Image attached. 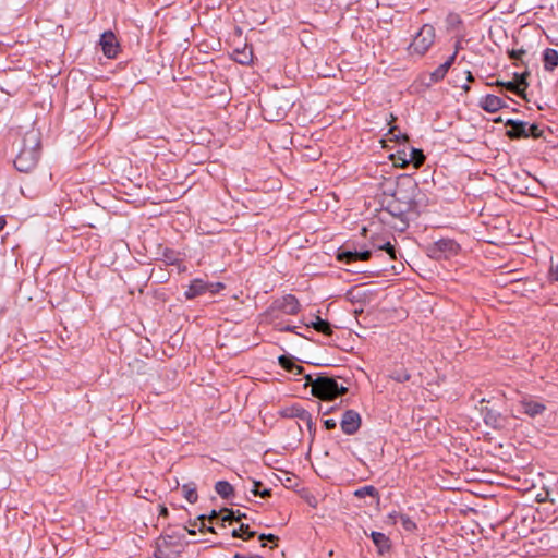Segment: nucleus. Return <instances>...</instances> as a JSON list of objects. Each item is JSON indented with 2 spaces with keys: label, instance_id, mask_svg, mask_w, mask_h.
Listing matches in <instances>:
<instances>
[{
  "label": "nucleus",
  "instance_id": "f257e3e1",
  "mask_svg": "<svg viewBox=\"0 0 558 558\" xmlns=\"http://www.w3.org/2000/svg\"><path fill=\"white\" fill-rule=\"evenodd\" d=\"M428 205V198L410 175H401L395 183V189L386 192L381 201L383 209L402 222L400 230L408 228V214L418 215Z\"/></svg>",
  "mask_w": 558,
  "mask_h": 558
},
{
  "label": "nucleus",
  "instance_id": "f03ea898",
  "mask_svg": "<svg viewBox=\"0 0 558 558\" xmlns=\"http://www.w3.org/2000/svg\"><path fill=\"white\" fill-rule=\"evenodd\" d=\"M41 151V135L38 130L27 131L23 138L19 153L14 159V167L20 172H31L36 168Z\"/></svg>",
  "mask_w": 558,
  "mask_h": 558
},
{
  "label": "nucleus",
  "instance_id": "7ed1b4c3",
  "mask_svg": "<svg viewBox=\"0 0 558 558\" xmlns=\"http://www.w3.org/2000/svg\"><path fill=\"white\" fill-rule=\"evenodd\" d=\"M304 379L305 386L311 387L312 395L324 401H331L348 392V388L343 384L326 373H320L315 378L310 374H305Z\"/></svg>",
  "mask_w": 558,
  "mask_h": 558
},
{
  "label": "nucleus",
  "instance_id": "20e7f679",
  "mask_svg": "<svg viewBox=\"0 0 558 558\" xmlns=\"http://www.w3.org/2000/svg\"><path fill=\"white\" fill-rule=\"evenodd\" d=\"M436 32L432 24H424L408 47L410 54L424 56L434 45Z\"/></svg>",
  "mask_w": 558,
  "mask_h": 558
},
{
  "label": "nucleus",
  "instance_id": "39448f33",
  "mask_svg": "<svg viewBox=\"0 0 558 558\" xmlns=\"http://www.w3.org/2000/svg\"><path fill=\"white\" fill-rule=\"evenodd\" d=\"M460 245L451 239H440L429 246V256L435 259H447L458 254Z\"/></svg>",
  "mask_w": 558,
  "mask_h": 558
},
{
  "label": "nucleus",
  "instance_id": "423d86ee",
  "mask_svg": "<svg viewBox=\"0 0 558 558\" xmlns=\"http://www.w3.org/2000/svg\"><path fill=\"white\" fill-rule=\"evenodd\" d=\"M372 257L371 250L356 251L347 246H340L336 252V259L342 264H351L354 262H366Z\"/></svg>",
  "mask_w": 558,
  "mask_h": 558
},
{
  "label": "nucleus",
  "instance_id": "0eeeda50",
  "mask_svg": "<svg viewBox=\"0 0 558 558\" xmlns=\"http://www.w3.org/2000/svg\"><path fill=\"white\" fill-rule=\"evenodd\" d=\"M361 415L355 410H347L340 420V427L345 435L352 436L360 429Z\"/></svg>",
  "mask_w": 558,
  "mask_h": 558
},
{
  "label": "nucleus",
  "instance_id": "6e6552de",
  "mask_svg": "<svg viewBox=\"0 0 558 558\" xmlns=\"http://www.w3.org/2000/svg\"><path fill=\"white\" fill-rule=\"evenodd\" d=\"M485 402H486L485 399H482L480 401V403H481L480 412L483 416L484 423L494 429L504 428L506 420L502 417L501 413L498 412L497 410H494V409L487 407V405H483V403H485Z\"/></svg>",
  "mask_w": 558,
  "mask_h": 558
},
{
  "label": "nucleus",
  "instance_id": "1a4fd4ad",
  "mask_svg": "<svg viewBox=\"0 0 558 558\" xmlns=\"http://www.w3.org/2000/svg\"><path fill=\"white\" fill-rule=\"evenodd\" d=\"M272 308L286 315H295L300 312L301 305L293 294H286L272 303Z\"/></svg>",
  "mask_w": 558,
  "mask_h": 558
},
{
  "label": "nucleus",
  "instance_id": "9d476101",
  "mask_svg": "<svg viewBox=\"0 0 558 558\" xmlns=\"http://www.w3.org/2000/svg\"><path fill=\"white\" fill-rule=\"evenodd\" d=\"M99 44L101 46L104 54L107 58L113 59L118 56V52L120 51V44L118 43L116 35L111 31L102 33Z\"/></svg>",
  "mask_w": 558,
  "mask_h": 558
},
{
  "label": "nucleus",
  "instance_id": "9b49d317",
  "mask_svg": "<svg viewBox=\"0 0 558 558\" xmlns=\"http://www.w3.org/2000/svg\"><path fill=\"white\" fill-rule=\"evenodd\" d=\"M506 126H510L506 131V136L510 140L527 138L526 122L521 120L508 119L505 121Z\"/></svg>",
  "mask_w": 558,
  "mask_h": 558
},
{
  "label": "nucleus",
  "instance_id": "f8f14e48",
  "mask_svg": "<svg viewBox=\"0 0 558 558\" xmlns=\"http://www.w3.org/2000/svg\"><path fill=\"white\" fill-rule=\"evenodd\" d=\"M478 106L486 112H497L507 107L502 98L488 94L480 99Z\"/></svg>",
  "mask_w": 558,
  "mask_h": 558
},
{
  "label": "nucleus",
  "instance_id": "ddd939ff",
  "mask_svg": "<svg viewBox=\"0 0 558 558\" xmlns=\"http://www.w3.org/2000/svg\"><path fill=\"white\" fill-rule=\"evenodd\" d=\"M184 538H185L184 533L172 532V533L161 534L157 538V541H159V544H161V546H165V547L171 549V548L182 547Z\"/></svg>",
  "mask_w": 558,
  "mask_h": 558
},
{
  "label": "nucleus",
  "instance_id": "4468645a",
  "mask_svg": "<svg viewBox=\"0 0 558 558\" xmlns=\"http://www.w3.org/2000/svg\"><path fill=\"white\" fill-rule=\"evenodd\" d=\"M208 282L203 279L196 278L191 281L190 286L184 292V295L187 300L195 299L207 292Z\"/></svg>",
  "mask_w": 558,
  "mask_h": 558
},
{
  "label": "nucleus",
  "instance_id": "2eb2a0df",
  "mask_svg": "<svg viewBox=\"0 0 558 558\" xmlns=\"http://www.w3.org/2000/svg\"><path fill=\"white\" fill-rule=\"evenodd\" d=\"M369 537L372 538L374 545L376 546L379 555H385L386 553L390 551V549H391L390 539L384 533L373 531L369 534Z\"/></svg>",
  "mask_w": 558,
  "mask_h": 558
},
{
  "label": "nucleus",
  "instance_id": "dca6fc26",
  "mask_svg": "<svg viewBox=\"0 0 558 558\" xmlns=\"http://www.w3.org/2000/svg\"><path fill=\"white\" fill-rule=\"evenodd\" d=\"M520 407L522 409V412L524 414L529 415L530 417H535V416L542 414L546 410L545 404L537 402V401H533V400H526V399H524L520 402Z\"/></svg>",
  "mask_w": 558,
  "mask_h": 558
},
{
  "label": "nucleus",
  "instance_id": "f3484780",
  "mask_svg": "<svg viewBox=\"0 0 558 558\" xmlns=\"http://www.w3.org/2000/svg\"><path fill=\"white\" fill-rule=\"evenodd\" d=\"M404 159H402V163L400 167H404L408 163H413L414 168H420L425 161V155L422 149L411 148L410 153H403Z\"/></svg>",
  "mask_w": 558,
  "mask_h": 558
},
{
  "label": "nucleus",
  "instance_id": "a211bd4d",
  "mask_svg": "<svg viewBox=\"0 0 558 558\" xmlns=\"http://www.w3.org/2000/svg\"><path fill=\"white\" fill-rule=\"evenodd\" d=\"M233 60L242 65H248L253 61V48L245 45L243 48H236L232 52Z\"/></svg>",
  "mask_w": 558,
  "mask_h": 558
},
{
  "label": "nucleus",
  "instance_id": "6ab92c4d",
  "mask_svg": "<svg viewBox=\"0 0 558 558\" xmlns=\"http://www.w3.org/2000/svg\"><path fill=\"white\" fill-rule=\"evenodd\" d=\"M454 60H456V53H452L447 59V61H445L442 64H440L437 69H435L430 73V81L433 83H437V82L444 80V77L446 76L447 72L449 71V69L453 64Z\"/></svg>",
  "mask_w": 558,
  "mask_h": 558
},
{
  "label": "nucleus",
  "instance_id": "aec40b11",
  "mask_svg": "<svg viewBox=\"0 0 558 558\" xmlns=\"http://www.w3.org/2000/svg\"><path fill=\"white\" fill-rule=\"evenodd\" d=\"M544 70L553 72L558 66V51L553 48H546L543 51Z\"/></svg>",
  "mask_w": 558,
  "mask_h": 558
},
{
  "label": "nucleus",
  "instance_id": "412c9836",
  "mask_svg": "<svg viewBox=\"0 0 558 558\" xmlns=\"http://www.w3.org/2000/svg\"><path fill=\"white\" fill-rule=\"evenodd\" d=\"M311 413L305 410L304 408H302L301 405L299 404H292L290 407H287L284 408L282 411H281V415L284 416V417H295V418H299L301 420L302 422L310 415Z\"/></svg>",
  "mask_w": 558,
  "mask_h": 558
},
{
  "label": "nucleus",
  "instance_id": "4be33fe9",
  "mask_svg": "<svg viewBox=\"0 0 558 558\" xmlns=\"http://www.w3.org/2000/svg\"><path fill=\"white\" fill-rule=\"evenodd\" d=\"M306 326L312 327L317 332H320L325 336H330L332 333L331 324L328 320L320 318L319 316H316V319L310 324H306Z\"/></svg>",
  "mask_w": 558,
  "mask_h": 558
},
{
  "label": "nucleus",
  "instance_id": "5701e85b",
  "mask_svg": "<svg viewBox=\"0 0 558 558\" xmlns=\"http://www.w3.org/2000/svg\"><path fill=\"white\" fill-rule=\"evenodd\" d=\"M215 490L223 499H228L234 495L233 486L227 481H218L215 484Z\"/></svg>",
  "mask_w": 558,
  "mask_h": 558
},
{
  "label": "nucleus",
  "instance_id": "b1692460",
  "mask_svg": "<svg viewBox=\"0 0 558 558\" xmlns=\"http://www.w3.org/2000/svg\"><path fill=\"white\" fill-rule=\"evenodd\" d=\"M234 538H242L243 541H250L256 535L255 531L250 530V525L241 523L239 529H234L231 533Z\"/></svg>",
  "mask_w": 558,
  "mask_h": 558
},
{
  "label": "nucleus",
  "instance_id": "393cba45",
  "mask_svg": "<svg viewBox=\"0 0 558 558\" xmlns=\"http://www.w3.org/2000/svg\"><path fill=\"white\" fill-rule=\"evenodd\" d=\"M389 378L397 383H405L411 379V374L404 367H397L390 372Z\"/></svg>",
  "mask_w": 558,
  "mask_h": 558
},
{
  "label": "nucleus",
  "instance_id": "a878e982",
  "mask_svg": "<svg viewBox=\"0 0 558 558\" xmlns=\"http://www.w3.org/2000/svg\"><path fill=\"white\" fill-rule=\"evenodd\" d=\"M163 262L168 265H179L181 263L180 253L165 248L162 252Z\"/></svg>",
  "mask_w": 558,
  "mask_h": 558
},
{
  "label": "nucleus",
  "instance_id": "bb28decb",
  "mask_svg": "<svg viewBox=\"0 0 558 558\" xmlns=\"http://www.w3.org/2000/svg\"><path fill=\"white\" fill-rule=\"evenodd\" d=\"M182 490H183V495H184L185 499L189 502L194 504L197 501L198 495H197L196 486L194 483L184 484L182 486Z\"/></svg>",
  "mask_w": 558,
  "mask_h": 558
},
{
  "label": "nucleus",
  "instance_id": "cd10ccee",
  "mask_svg": "<svg viewBox=\"0 0 558 558\" xmlns=\"http://www.w3.org/2000/svg\"><path fill=\"white\" fill-rule=\"evenodd\" d=\"M462 25V19L458 13L450 12L446 17V26L448 31L457 29Z\"/></svg>",
  "mask_w": 558,
  "mask_h": 558
},
{
  "label": "nucleus",
  "instance_id": "c85d7f7f",
  "mask_svg": "<svg viewBox=\"0 0 558 558\" xmlns=\"http://www.w3.org/2000/svg\"><path fill=\"white\" fill-rule=\"evenodd\" d=\"M508 57L509 59L513 60V64L515 66H519L520 64L524 65V61H523V56L526 54V50L524 49H512V50H508Z\"/></svg>",
  "mask_w": 558,
  "mask_h": 558
},
{
  "label": "nucleus",
  "instance_id": "c756f323",
  "mask_svg": "<svg viewBox=\"0 0 558 558\" xmlns=\"http://www.w3.org/2000/svg\"><path fill=\"white\" fill-rule=\"evenodd\" d=\"M278 362L279 365L287 372H294V368H296V363L290 355H280Z\"/></svg>",
  "mask_w": 558,
  "mask_h": 558
},
{
  "label": "nucleus",
  "instance_id": "7c9ffc66",
  "mask_svg": "<svg viewBox=\"0 0 558 558\" xmlns=\"http://www.w3.org/2000/svg\"><path fill=\"white\" fill-rule=\"evenodd\" d=\"M263 483L260 481H253V488L252 493L255 496H260L262 498H268L271 496V489L270 488H263Z\"/></svg>",
  "mask_w": 558,
  "mask_h": 558
},
{
  "label": "nucleus",
  "instance_id": "2f4dec72",
  "mask_svg": "<svg viewBox=\"0 0 558 558\" xmlns=\"http://www.w3.org/2000/svg\"><path fill=\"white\" fill-rule=\"evenodd\" d=\"M354 495L360 498L365 496L378 497V490L374 486L367 485L356 489Z\"/></svg>",
  "mask_w": 558,
  "mask_h": 558
},
{
  "label": "nucleus",
  "instance_id": "473e14b6",
  "mask_svg": "<svg viewBox=\"0 0 558 558\" xmlns=\"http://www.w3.org/2000/svg\"><path fill=\"white\" fill-rule=\"evenodd\" d=\"M530 76V72L525 70L522 73H514V82L519 85V88L523 89V92L527 88V77Z\"/></svg>",
  "mask_w": 558,
  "mask_h": 558
},
{
  "label": "nucleus",
  "instance_id": "72a5a7b5",
  "mask_svg": "<svg viewBox=\"0 0 558 558\" xmlns=\"http://www.w3.org/2000/svg\"><path fill=\"white\" fill-rule=\"evenodd\" d=\"M399 520L405 531L413 532L417 529L416 523L407 514L399 515Z\"/></svg>",
  "mask_w": 558,
  "mask_h": 558
},
{
  "label": "nucleus",
  "instance_id": "f704fd0d",
  "mask_svg": "<svg viewBox=\"0 0 558 558\" xmlns=\"http://www.w3.org/2000/svg\"><path fill=\"white\" fill-rule=\"evenodd\" d=\"M526 133H527V137H533V138H539L543 135V131L539 129L538 124H536V123L529 124L526 122Z\"/></svg>",
  "mask_w": 558,
  "mask_h": 558
},
{
  "label": "nucleus",
  "instance_id": "c9c22d12",
  "mask_svg": "<svg viewBox=\"0 0 558 558\" xmlns=\"http://www.w3.org/2000/svg\"><path fill=\"white\" fill-rule=\"evenodd\" d=\"M168 549L169 548L161 546V544H159V541H156L155 551H154L155 558H170L171 553H169Z\"/></svg>",
  "mask_w": 558,
  "mask_h": 558
},
{
  "label": "nucleus",
  "instance_id": "e433bc0d",
  "mask_svg": "<svg viewBox=\"0 0 558 558\" xmlns=\"http://www.w3.org/2000/svg\"><path fill=\"white\" fill-rule=\"evenodd\" d=\"M506 90L513 93L518 96H524L523 89L519 88V85L514 81H508L504 83L502 86Z\"/></svg>",
  "mask_w": 558,
  "mask_h": 558
},
{
  "label": "nucleus",
  "instance_id": "4c0bfd02",
  "mask_svg": "<svg viewBox=\"0 0 558 558\" xmlns=\"http://www.w3.org/2000/svg\"><path fill=\"white\" fill-rule=\"evenodd\" d=\"M380 251L387 252L391 259H397V250L389 241L383 243V245L380 246Z\"/></svg>",
  "mask_w": 558,
  "mask_h": 558
},
{
  "label": "nucleus",
  "instance_id": "58836bf2",
  "mask_svg": "<svg viewBox=\"0 0 558 558\" xmlns=\"http://www.w3.org/2000/svg\"><path fill=\"white\" fill-rule=\"evenodd\" d=\"M221 512V521H234V510L230 508H222Z\"/></svg>",
  "mask_w": 558,
  "mask_h": 558
},
{
  "label": "nucleus",
  "instance_id": "ea45409f",
  "mask_svg": "<svg viewBox=\"0 0 558 558\" xmlns=\"http://www.w3.org/2000/svg\"><path fill=\"white\" fill-rule=\"evenodd\" d=\"M222 289H225V284L222 282H208L207 291L211 294L219 293Z\"/></svg>",
  "mask_w": 558,
  "mask_h": 558
},
{
  "label": "nucleus",
  "instance_id": "a19ab883",
  "mask_svg": "<svg viewBox=\"0 0 558 558\" xmlns=\"http://www.w3.org/2000/svg\"><path fill=\"white\" fill-rule=\"evenodd\" d=\"M206 519H207V515H206V514H201V515H198V517L196 518V522H197V521H201V524H199V525L197 524L198 530H199L201 532H203L204 530H207L208 532L214 533V532H215L214 527H211V526L206 527V525H205V520H206Z\"/></svg>",
  "mask_w": 558,
  "mask_h": 558
},
{
  "label": "nucleus",
  "instance_id": "79ce46f5",
  "mask_svg": "<svg viewBox=\"0 0 558 558\" xmlns=\"http://www.w3.org/2000/svg\"><path fill=\"white\" fill-rule=\"evenodd\" d=\"M303 422L306 424L310 434L314 435L316 430V423L314 422L312 415L310 414Z\"/></svg>",
  "mask_w": 558,
  "mask_h": 558
},
{
  "label": "nucleus",
  "instance_id": "37998d69",
  "mask_svg": "<svg viewBox=\"0 0 558 558\" xmlns=\"http://www.w3.org/2000/svg\"><path fill=\"white\" fill-rule=\"evenodd\" d=\"M197 526V522H196V519L195 520H189V526H184V530L190 534V535H195L196 534V531H195V527Z\"/></svg>",
  "mask_w": 558,
  "mask_h": 558
},
{
  "label": "nucleus",
  "instance_id": "c03bdc74",
  "mask_svg": "<svg viewBox=\"0 0 558 558\" xmlns=\"http://www.w3.org/2000/svg\"><path fill=\"white\" fill-rule=\"evenodd\" d=\"M266 106H267L266 108H263L264 113H265V114H268L270 120H274V119H275V117H272V116H271V113L269 112V110H270V109H272V107H274L272 101H268V102L266 104ZM280 116H282V114H281V113H279V112H277V113H276V118H279Z\"/></svg>",
  "mask_w": 558,
  "mask_h": 558
},
{
  "label": "nucleus",
  "instance_id": "a18cd8bd",
  "mask_svg": "<svg viewBox=\"0 0 558 558\" xmlns=\"http://www.w3.org/2000/svg\"><path fill=\"white\" fill-rule=\"evenodd\" d=\"M259 541H269V542H277L279 538L275 534H260L258 536Z\"/></svg>",
  "mask_w": 558,
  "mask_h": 558
},
{
  "label": "nucleus",
  "instance_id": "49530a36",
  "mask_svg": "<svg viewBox=\"0 0 558 558\" xmlns=\"http://www.w3.org/2000/svg\"><path fill=\"white\" fill-rule=\"evenodd\" d=\"M396 131H397V126H391L389 129V134H391L396 138V141H400V137H402L403 140L408 138V136L405 134H401V133L395 134Z\"/></svg>",
  "mask_w": 558,
  "mask_h": 558
},
{
  "label": "nucleus",
  "instance_id": "de8ad7c7",
  "mask_svg": "<svg viewBox=\"0 0 558 558\" xmlns=\"http://www.w3.org/2000/svg\"><path fill=\"white\" fill-rule=\"evenodd\" d=\"M324 426L326 429H333L337 426V422L333 418H328L324 421Z\"/></svg>",
  "mask_w": 558,
  "mask_h": 558
},
{
  "label": "nucleus",
  "instance_id": "09e8293b",
  "mask_svg": "<svg viewBox=\"0 0 558 558\" xmlns=\"http://www.w3.org/2000/svg\"><path fill=\"white\" fill-rule=\"evenodd\" d=\"M550 277L555 280V281H558V264L555 265V266H551L550 267Z\"/></svg>",
  "mask_w": 558,
  "mask_h": 558
},
{
  "label": "nucleus",
  "instance_id": "8fccbe9b",
  "mask_svg": "<svg viewBox=\"0 0 558 558\" xmlns=\"http://www.w3.org/2000/svg\"><path fill=\"white\" fill-rule=\"evenodd\" d=\"M402 513H399L397 511H392L388 514V519L389 521H391V523L396 524L397 522V519H399V515H401Z\"/></svg>",
  "mask_w": 558,
  "mask_h": 558
},
{
  "label": "nucleus",
  "instance_id": "3c124183",
  "mask_svg": "<svg viewBox=\"0 0 558 558\" xmlns=\"http://www.w3.org/2000/svg\"><path fill=\"white\" fill-rule=\"evenodd\" d=\"M234 521H241L242 519H246L247 515L244 512H241L240 510H234Z\"/></svg>",
  "mask_w": 558,
  "mask_h": 558
},
{
  "label": "nucleus",
  "instance_id": "603ef678",
  "mask_svg": "<svg viewBox=\"0 0 558 558\" xmlns=\"http://www.w3.org/2000/svg\"><path fill=\"white\" fill-rule=\"evenodd\" d=\"M385 241H381L379 239H376V238H372V245L373 247L377 248L380 251V246L383 245Z\"/></svg>",
  "mask_w": 558,
  "mask_h": 558
},
{
  "label": "nucleus",
  "instance_id": "864d4df0",
  "mask_svg": "<svg viewBox=\"0 0 558 558\" xmlns=\"http://www.w3.org/2000/svg\"><path fill=\"white\" fill-rule=\"evenodd\" d=\"M158 507H159V517H165L166 518V517L169 515V511H168L166 506L159 505Z\"/></svg>",
  "mask_w": 558,
  "mask_h": 558
},
{
  "label": "nucleus",
  "instance_id": "5fc2aeb1",
  "mask_svg": "<svg viewBox=\"0 0 558 558\" xmlns=\"http://www.w3.org/2000/svg\"><path fill=\"white\" fill-rule=\"evenodd\" d=\"M219 517L221 518L220 511L211 510L210 514L207 518L213 521Z\"/></svg>",
  "mask_w": 558,
  "mask_h": 558
},
{
  "label": "nucleus",
  "instance_id": "6e6d98bb",
  "mask_svg": "<svg viewBox=\"0 0 558 558\" xmlns=\"http://www.w3.org/2000/svg\"><path fill=\"white\" fill-rule=\"evenodd\" d=\"M295 328H296L295 326L286 325L283 327H280L279 330L280 331L294 332Z\"/></svg>",
  "mask_w": 558,
  "mask_h": 558
},
{
  "label": "nucleus",
  "instance_id": "4d7b16f0",
  "mask_svg": "<svg viewBox=\"0 0 558 558\" xmlns=\"http://www.w3.org/2000/svg\"><path fill=\"white\" fill-rule=\"evenodd\" d=\"M233 558H264V557L260 556V555L244 556V555H241V554H235Z\"/></svg>",
  "mask_w": 558,
  "mask_h": 558
},
{
  "label": "nucleus",
  "instance_id": "13d9d810",
  "mask_svg": "<svg viewBox=\"0 0 558 558\" xmlns=\"http://www.w3.org/2000/svg\"><path fill=\"white\" fill-rule=\"evenodd\" d=\"M291 373L294 375H302V374H304V367L296 364V368H294V372H291Z\"/></svg>",
  "mask_w": 558,
  "mask_h": 558
},
{
  "label": "nucleus",
  "instance_id": "bf43d9fd",
  "mask_svg": "<svg viewBox=\"0 0 558 558\" xmlns=\"http://www.w3.org/2000/svg\"><path fill=\"white\" fill-rule=\"evenodd\" d=\"M404 151H398L397 153V162H399L398 165L400 166V163H402V159H404V155H403Z\"/></svg>",
  "mask_w": 558,
  "mask_h": 558
},
{
  "label": "nucleus",
  "instance_id": "052dcab7",
  "mask_svg": "<svg viewBox=\"0 0 558 558\" xmlns=\"http://www.w3.org/2000/svg\"><path fill=\"white\" fill-rule=\"evenodd\" d=\"M335 408L333 407H330V408H325V410L322 409V407H319V412H322L324 415H327L329 414Z\"/></svg>",
  "mask_w": 558,
  "mask_h": 558
},
{
  "label": "nucleus",
  "instance_id": "680f3d73",
  "mask_svg": "<svg viewBox=\"0 0 558 558\" xmlns=\"http://www.w3.org/2000/svg\"><path fill=\"white\" fill-rule=\"evenodd\" d=\"M464 73L466 75L468 82L474 81V76L472 75L471 71H465Z\"/></svg>",
  "mask_w": 558,
  "mask_h": 558
},
{
  "label": "nucleus",
  "instance_id": "e2e57ef3",
  "mask_svg": "<svg viewBox=\"0 0 558 558\" xmlns=\"http://www.w3.org/2000/svg\"><path fill=\"white\" fill-rule=\"evenodd\" d=\"M504 83L505 82H502V81H496V82L489 83L488 85H490V86H501L502 87Z\"/></svg>",
  "mask_w": 558,
  "mask_h": 558
},
{
  "label": "nucleus",
  "instance_id": "0e129e2a",
  "mask_svg": "<svg viewBox=\"0 0 558 558\" xmlns=\"http://www.w3.org/2000/svg\"><path fill=\"white\" fill-rule=\"evenodd\" d=\"M4 226H5V219L2 216H0V231L4 228Z\"/></svg>",
  "mask_w": 558,
  "mask_h": 558
},
{
  "label": "nucleus",
  "instance_id": "69168bd1",
  "mask_svg": "<svg viewBox=\"0 0 558 558\" xmlns=\"http://www.w3.org/2000/svg\"><path fill=\"white\" fill-rule=\"evenodd\" d=\"M504 120L501 117H497L493 120L494 123H501Z\"/></svg>",
  "mask_w": 558,
  "mask_h": 558
},
{
  "label": "nucleus",
  "instance_id": "338daca9",
  "mask_svg": "<svg viewBox=\"0 0 558 558\" xmlns=\"http://www.w3.org/2000/svg\"><path fill=\"white\" fill-rule=\"evenodd\" d=\"M459 48H460V41H457V44H456V51H454L453 53H456V54H457V53H458Z\"/></svg>",
  "mask_w": 558,
  "mask_h": 558
},
{
  "label": "nucleus",
  "instance_id": "774afa93",
  "mask_svg": "<svg viewBox=\"0 0 558 558\" xmlns=\"http://www.w3.org/2000/svg\"><path fill=\"white\" fill-rule=\"evenodd\" d=\"M462 88L464 89V92H469L470 90V86L468 84L463 85Z\"/></svg>",
  "mask_w": 558,
  "mask_h": 558
}]
</instances>
